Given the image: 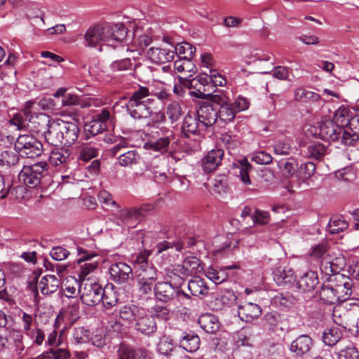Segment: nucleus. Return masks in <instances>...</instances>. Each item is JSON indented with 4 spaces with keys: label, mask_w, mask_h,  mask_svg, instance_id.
I'll return each instance as SVG.
<instances>
[{
    "label": "nucleus",
    "mask_w": 359,
    "mask_h": 359,
    "mask_svg": "<svg viewBox=\"0 0 359 359\" xmlns=\"http://www.w3.org/2000/svg\"><path fill=\"white\" fill-rule=\"evenodd\" d=\"M154 102L153 99L147 98L146 102L126 104V110L135 119H145L153 115V109L151 104Z\"/></svg>",
    "instance_id": "nucleus-12"
},
{
    "label": "nucleus",
    "mask_w": 359,
    "mask_h": 359,
    "mask_svg": "<svg viewBox=\"0 0 359 359\" xmlns=\"http://www.w3.org/2000/svg\"><path fill=\"white\" fill-rule=\"evenodd\" d=\"M109 273L112 280L118 284L125 283L133 278L132 268L124 262L111 264L109 268Z\"/></svg>",
    "instance_id": "nucleus-14"
},
{
    "label": "nucleus",
    "mask_w": 359,
    "mask_h": 359,
    "mask_svg": "<svg viewBox=\"0 0 359 359\" xmlns=\"http://www.w3.org/2000/svg\"><path fill=\"white\" fill-rule=\"evenodd\" d=\"M148 57L154 63L164 64L171 62L175 57V50L167 47H151L147 52Z\"/></svg>",
    "instance_id": "nucleus-16"
},
{
    "label": "nucleus",
    "mask_w": 359,
    "mask_h": 359,
    "mask_svg": "<svg viewBox=\"0 0 359 359\" xmlns=\"http://www.w3.org/2000/svg\"><path fill=\"white\" fill-rule=\"evenodd\" d=\"M151 255V252L149 250H143L140 252L136 257L134 261L135 269L137 271L151 265V263H149L148 258Z\"/></svg>",
    "instance_id": "nucleus-58"
},
{
    "label": "nucleus",
    "mask_w": 359,
    "mask_h": 359,
    "mask_svg": "<svg viewBox=\"0 0 359 359\" xmlns=\"http://www.w3.org/2000/svg\"><path fill=\"white\" fill-rule=\"evenodd\" d=\"M211 104L217 106H222L229 101V97L223 90H215L214 93H207L205 98Z\"/></svg>",
    "instance_id": "nucleus-49"
},
{
    "label": "nucleus",
    "mask_w": 359,
    "mask_h": 359,
    "mask_svg": "<svg viewBox=\"0 0 359 359\" xmlns=\"http://www.w3.org/2000/svg\"><path fill=\"white\" fill-rule=\"evenodd\" d=\"M102 296L101 301L104 307L107 309L116 306L118 302V294L112 285L106 286L104 289L102 288Z\"/></svg>",
    "instance_id": "nucleus-34"
},
{
    "label": "nucleus",
    "mask_w": 359,
    "mask_h": 359,
    "mask_svg": "<svg viewBox=\"0 0 359 359\" xmlns=\"http://www.w3.org/2000/svg\"><path fill=\"white\" fill-rule=\"evenodd\" d=\"M140 158V154L135 149L127 151V152H123L119 154L118 157L119 165L123 167L136 165L138 163Z\"/></svg>",
    "instance_id": "nucleus-37"
},
{
    "label": "nucleus",
    "mask_w": 359,
    "mask_h": 359,
    "mask_svg": "<svg viewBox=\"0 0 359 359\" xmlns=\"http://www.w3.org/2000/svg\"><path fill=\"white\" fill-rule=\"evenodd\" d=\"M165 114L172 123L180 120L183 115L180 102L176 100L171 101L165 107Z\"/></svg>",
    "instance_id": "nucleus-39"
},
{
    "label": "nucleus",
    "mask_w": 359,
    "mask_h": 359,
    "mask_svg": "<svg viewBox=\"0 0 359 359\" xmlns=\"http://www.w3.org/2000/svg\"><path fill=\"white\" fill-rule=\"evenodd\" d=\"M338 260L339 259L336 258V262H334L330 255H325L321 260L320 265L321 272L329 277H333L337 274H340L339 272L341 269V267L339 266L337 263Z\"/></svg>",
    "instance_id": "nucleus-30"
},
{
    "label": "nucleus",
    "mask_w": 359,
    "mask_h": 359,
    "mask_svg": "<svg viewBox=\"0 0 359 359\" xmlns=\"http://www.w3.org/2000/svg\"><path fill=\"white\" fill-rule=\"evenodd\" d=\"M76 250L77 255L79 256V258L77 259V263L79 264L90 261L94 257L98 256L97 253L95 250L88 249L83 246H77Z\"/></svg>",
    "instance_id": "nucleus-55"
},
{
    "label": "nucleus",
    "mask_w": 359,
    "mask_h": 359,
    "mask_svg": "<svg viewBox=\"0 0 359 359\" xmlns=\"http://www.w3.org/2000/svg\"><path fill=\"white\" fill-rule=\"evenodd\" d=\"M205 130L212 126L217 119V107L209 102H203L196 114Z\"/></svg>",
    "instance_id": "nucleus-11"
},
{
    "label": "nucleus",
    "mask_w": 359,
    "mask_h": 359,
    "mask_svg": "<svg viewBox=\"0 0 359 359\" xmlns=\"http://www.w3.org/2000/svg\"><path fill=\"white\" fill-rule=\"evenodd\" d=\"M350 118L348 110L346 108H340L335 111L333 120L332 121L335 122L342 129L348 127Z\"/></svg>",
    "instance_id": "nucleus-47"
},
{
    "label": "nucleus",
    "mask_w": 359,
    "mask_h": 359,
    "mask_svg": "<svg viewBox=\"0 0 359 359\" xmlns=\"http://www.w3.org/2000/svg\"><path fill=\"white\" fill-rule=\"evenodd\" d=\"M106 129L107 125H102L93 118L87 122L84 126L85 133L88 137L95 136L102 133Z\"/></svg>",
    "instance_id": "nucleus-50"
},
{
    "label": "nucleus",
    "mask_w": 359,
    "mask_h": 359,
    "mask_svg": "<svg viewBox=\"0 0 359 359\" xmlns=\"http://www.w3.org/2000/svg\"><path fill=\"white\" fill-rule=\"evenodd\" d=\"M150 95L149 90L147 87L140 86L138 89L135 90L130 97L129 98L127 104H135L140 102H146L144 100Z\"/></svg>",
    "instance_id": "nucleus-48"
},
{
    "label": "nucleus",
    "mask_w": 359,
    "mask_h": 359,
    "mask_svg": "<svg viewBox=\"0 0 359 359\" xmlns=\"http://www.w3.org/2000/svg\"><path fill=\"white\" fill-rule=\"evenodd\" d=\"M133 62L128 57L117 60L110 65V68L114 72H123L132 69Z\"/></svg>",
    "instance_id": "nucleus-54"
},
{
    "label": "nucleus",
    "mask_w": 359,
    "mask_h": 359,
    "mask_svg": "<svg viewBox=\"0 0 359 359\" xmlns=\"http://www.w3.org/2000/svg\"><path fill=\"white\" fill-rule=\"evenodd\" d=\"M224 151L221 149H212L208 152L202 159V168L205 172L214 171L221 164Z\"/></svg>",
    "instance_id": "nucleus-17"
},
{
    "label": "nucleus",
    "mask_w": 359,
    "mask_h": 359,
    "mask_svg": "<svg viewBox=\"0 0 359 359\" xmlns=\"http://www.w3.org/2000/svg\"><path fill=\"white\" fill-rule=\"evenodd\" d=\"M60 285V280L54 275L44 276L38 283V287L44 295H48L56 292Z\"/></svg>",
    "instance_id": "nucleus-25"
},
{
    "label": "nucleus",
    "mask_w": 359,
    "mask_h": 359,
    "mask_svg": "<svg viewBox=\"0 0 359 359\" xmlns=\"http://www.w3.org/2000/svg\"><path fill=\"white\" fill-rule=\"evenodd\" d=\"M342 129L335 122L327 119L319 126V135L325 141H335L339 138Z\"/></svg>",
    "instance_id": "nucleus-15"
},
{
    "label": "nucleus",
    "mask_w": 359,
    "mask_h": 359,
    "mask_svg": "<svg viewBox=\"0 0 359 359\" xmlns=\"http://www.w3.org/2000/svg\"><path fill=\"white\" fill-rule=\"evenodd\" d=\"M161 130L164 136L147 144V148L163 154L168 151L171 142L175 139V135L172 130L166 128H162Z\"/></svg>",
    "instance_id": "nucleus-13"
},
{
    "label": "nucleus",
    "mask_w": 359,
    "mask_h": 359,
    "mask_svg": "<svg viewBox=\"0 0 359 359\" xmlns=\"http://www.w3.org/2000/svg\"><path fill=\"white\" fill-rule=\"evenodd\" d=\"M316 170V165L312 162L303 163L297 171V177L303 182L309 179Z\"/></svg>",
    "instance_id": "nucleus-52"
},
{
    "label": "nucleus",
    "mask_w": 359,
    "mask_h": 359,
    "mask_svg": "<svg viewBox=\"0 0 359 359\" xmlns=\"http://www.w3.org/2000/svg\"><path fill=\"white\" fill-rule=\"evenodd\" d=\"M318 283L317 273L314 271H309L300 278L297 285L304 292H311L316 288Z\"/></svg>",
    "instance_id": "nucleus-28"
},
{
    "label": "nucleus",
    "mask_w": 359,
    "mask_h": 359,
    "mask_svg": "<svg viewBox=\"0 0 359 359\" xmlns=\"http://www.w3.org/2000/svg\"><path fill=\"white\" fill-rule=\"evenodd\" d=\"M72 335L76 344L88 343L90 339V332L84 327H75Z\"/></svg>",
    "instance_id": "nucleus-53"
},
{
    "label": "nucleus",
    "mask_w": 359,
    "mask_h": 359,
    "mask_svg": "<svg viewBox=\"0 0 359 359\" xmlns=\"http://www.w3.org/2000/svg\"><path fill=\"white\" fill-rule=\"evenodd\" d=\"M136 278L156 282L158 278L157 270L153 264L136 271Z\"/></svg>",
    "instance_id": "nucleus-43"
},
{
    "label": "nucleus",
    "mask_w": 359,
    "mask_h": 359,
    "mask_svg": "<svg viewBox=\"0 0 359 359\" xmlns=\"http://www.w3.org/2000/svg\"><path fill=\"white\" fill-rule=\"evenodd\" d=\"M339 359H359V352L353 344L349 343L338 353Z\"/></svg>",
    "instance_id": "nucleus-60"
},
{
    "label": "nucleus",
    "mask_w": 359,
    "mask_h": 359,
    "mask_svg": "<svg viewBox=\"0 0 359 359\" xmlns=\"http://www.w3.org/2000/svg\"><path fill=\"white\" fill-rule=\"evenodd\" d=\"M255 224H267L270 221L269 213L266 211L256 209L251 215Z\"/></svg>",
    "instance_id": "nucleus-62"
},
{
    "label": "nucleus",
    "mask_w": 359,
    "mask_h": 359,
    "mask_svg": "<svg viewBox=\"0 0 359 359\" xmlns=\"http://www.w3.org/2000/svg\"><path fill=\"white\" fill-rule=\"evenodd\" d=\"M15 151L22 157L32 158L39 156L43 151L40 141L31 135H21L14 144Z\"/></svg>",
    "instance_id": "nucleus-5"
},
{
    "label": "nucleus",
    "mask_w": 359,
    "mask_h": 359,
    "mask_svg": "<svg viewBox=\"0 0 359 359\" xmlns=\"http://www.w3.org/2000/svg\"><path fill=\"white\" fill-rule=\"evenodd\" d=\"M70 161V154L67 149H54L49 156L50 163L54 166H60V169H67Z\"/></svg>",
    "instance_id": "nucleus-23"
},
{
    "label": "nucleus",
    "mask_w": 359,
    "mask_h": 359,
    "mask_svg": "<svg viewBox=\"0 0 359 359\" xmlns=\"http://www.w3.org/2000/svg\"><path fill=\"white\" fill-rule=\"evenodd\" d=\"M262 309L259 304L246 302L238 307V315L241 320L251 322L262 314Z\"/></svg>",
    "instance_id": "nucleus-20"
},
{
    "label": "nucleus",
    "mask_w": 359,
    "mask_h": 359,
    "mask_svg": "<svg viewBox=\"0 0 359 359\" xmlns=\"http://www.w3.org/2000/svg\"><path fill=\"white\" fill-rule=\"evenodd\" d=\"M343 130L341 143L346 146H353L359 140V135L355 130H351L348 128Z\"/></svg>",
    "instance_id": "nucleus-57"
},
{
    "label": "nucleus",
    "mask_w": 359,
    "mask_h": 359,
    "mask_svg": "<svg viewBox=\"0 0 359 359\" xmlns=\"http://www.w3.org/2000/svg\"><path fill=\"white\" fill-rule=\"evenodd\" d=\"M264 319L269 327V330H275L282 322L281 315L276 311L267 312L264 315Z\"/></svg>",
    "instance_id": "nucleus-59"
},
{
    "label": "nucleus",
    "mask_w": 359,
    "mask_h": 359,
    "mask_svg": "<svg viewBox=\"0 0 359 359\" xmlns=\"http://www.w3.org/2000/svg\"><path fill=\"white\" fill-rule=\"evenodd\" d=\"M333 284L330 281V277L327 281L325 282L319 291V296L322 301L328 304H332L339 302V297L337 296Z\"/></svg>",
    "instance_id": "nucleus-31"
},
{
    "label": "nucleus",
    "mask_w": 359,
    "mask_h": 359,
    "mask_svg": "<svg viewBox=\"0 0 359 359\" xmlns=\"http://www.w3.org/2000/svg\"><path fill=\"white\" fill-rule=\"evenodd\" d=\"M19 161V156L16 152L6 150L0 154V165L11 167L17 165Z\"/></svg>",
    "instance_id": "nucleus-45"
},
{
    "label": "nucleus",
    "mask_w": 359,
    "mask_h": 359,
    "mask_svg": "<svg viewBox=\"0 0 359 359\" xmlns=\"http://www.w3.org/2000/svg\"><path fill=\"white\" fill-rule=\"evenodd\" d=\"M127 33L128 29L122 23L97 24L89 27L84 33L83 44L90 48L102 44L115 46L114 43L123 41L126 38Z\"/></svg>",
    "instance_id": "nucleus-1"
},
{
    "label": "nucleus",
    "mask_w": 359,
    "mask_h": 359,
    "mask_svg": "<svg viewBox=\"0 0 359 359\" xmlns=\"http://www.w3.org/2000/svg\"><path fill=\"white\" fill-rule=\"evenodd\" d=\"M147 351L144 348H136L132 345L121 343L117 350L118 359H141L147 356Z\"/></svg>",
    "instance_id": "nucleus-19"
},
{
    "label": "nucleus",
    "mask_w": 359,
    "mask_h": 359,
    "mask_svg": "<svg viewBox=\"0 0 359 359\" xmlns=\"http://www.w3.org/2000/svg\"><path fill=\"white\" fill-rule=\"evenodd\" d=\"M44 125L48 126L45 132L46 140L54 146L69 147L73 144L78 139L80 129L76 122L55 120L46 122Z\"/></svg>",
    "instance_id": "nucleus-2"
},
{
    "label": "nucleus",
    "mask_w": 359,
    "mask_h": 359,
    "mask_svg": "<svg viewBox=\"0 0 359 359\" xmlns=\"http://www.w3.org/2000/svg\"><path fill=\"white\" fill-rule=\"evenodd\" d=\"M192 298L180 290H177L176 297H174L171 304L180 311L187 310L192 306Z\"/></svg>",
    "instance_id": "nucleus-36"
},
{
    "label": "nucleus",
    "mask_w": 359,
    "mask_h": 359,
    "mask_svg": "<svg viewBox=\"0 0 359 359\" xmlns=\"http://www.w3.org/2000/svg\"><path fill=\"white\" fill-rule=\"evenodd\" d=\"M295 274L292 269L279 266L273 271V279L279 285L291 284L295 281Z\"/></svg>",
    "instance_id": "nucleus-24"
},
{
    "label": "nucleus",
    "mask_w": 359,
    "mask_h": 359,
    "mask_svg": "<svg viewBox=\"0 0 359 359\" xmlns=\"http://www.w3.org/2000/svg\"><path fill=\"white\" fill-rule=\"evenodd\" d=\"M142 309L143 308L134 304L123 306L119 310L120 318L124 323L133 326Z\"/></svg>",
    "instance_id": "nucleus-27"
},
{
    "label": "nucleus",
    "mask_w": 359,
    "mask_h": 359,
    "mask_svg": "<svg viewBox=\"0 0 359 359\" xmlns=\"http://www.w3.org/2000/svg\"><path fill=\"white\" fill-rule=\"evenodd\" d=\"M236 111L229 101L217 109V117L223 122H231L234 119Z\"/></svg>",
    "instance_id": "nucleus-44"
},
{
    "label": "nucleus",
    "mask_w": 359,
    "mask_h": 359,
    "mask_svg": "<svg viewBox=\"0 0 359 359\" xmlns=\"http://www.w3.org/2000/svg\"><path fill=\"white\" fill-rule=\"evenodd\" d=\"M79 292L82 303L88 306H94L98 304L102 298V286L89 279H87L86 281H81Z\"/></svg>",
    "instance_id": "nucleus-6"
},
{
    "label": "nucleus",
    "mask_w": 359,
    "mask_h": 359,
    "mask_svg": "<svg viewBox=\"0 0 359 359\" xmlns=\"http://www.w3.org/2000/svg\"><path fill=\"white\" fill-rule=\"evenodd\" d=\"M198 324L205 332L210 334L215 333L219 327L216 316L208 313L203 314L199 317Z\"/></svg>",
    "instance_id": "nucleus-32"
},
{
    "label": "nucleus",
    "mask_w": 359,
    "mask_h": 359,
    "mask_svg": "<svg viewBox=\"0 0 359 359\" xmlns=\"http://www.w3.org/2000/svg\"><path fill=\"white\" fill-rule=\"evenodd\" d=\"M175 69L178 72L195 73L196 68L191 58L181 57L174 64Z\"/></svg>",
    "instance_id": "nucleus-42"
},
{
    "label": "nucleus",
    "mask_w": 359,
    "mask_h": 359,
    "mask_svg": "<svg viewBox=\"0 0 359 359\" xmlns=\"http://www.w3.org/2000/svg\"><path fill=\"white\" fill-rule=\"evenodd\" d=\"M48 176V165L46 161L24 165L18 175L19 180L30 188L36 187Z\"/></svg>",
    "instance_id": "nucleus-3"
},
{
    "label": "nucleus",
    "mask_w": 359,
    "mask_h": 359,
    "mask_svg": "<svg viewBox=\"0 0 359 359\" xmlns=\"http://www.w3.org/2000/svg\"><path fill=\"white\" fill-rule=\"evenodd\" d=\"M117 216L122 222H142L149 212L154 210L153 204H143L140 208H130L125 209H116Z\"/></svg>",
    "instance_id": "nucleus-7"
},
{
    "label": "nucleus",
    "mask_w": 359,
    "mask_h": 359,
    "mask_svg": "<svg viewBox=\"0 0 359 359\" xmlns=\"http://www.w3.org/2000/svg\"><path fill=\"white\" fill-rule=\"evenodd\" d=\"M133 327L137 333L147 337L154 336L158 329L156 318L144 309L139 314Z\"/></svg>",
    "instance_id": "nucleus-8"
},
{
    "label": "nucleus",
    "mask_w": 359,
    "mask_h": 359,
    "mask_svg": "<svg viewBox=\"0 0 359 359\" xmlns=\"http://www.w3.org/2000/svg\"><path fill=\"white\" fill-rule=\"evenodd\" d=\"M172 339L166 335L163 336L157 345L158 351L165 355H168L174 349Z\"/></svg>",
    "instance_id": "nucleus-51"
},
{
    "label": "nucleus",
    "mask_w": 359,
    "mask_h": 359,
    "mask_svg": "<svg viewBox=\"0 0 359 359\" xmlns=\"http://www.w3.org/2000/svg\"><path fill=\"white\" fill-rule=\"evenodd\" d=\"M201 121L195 113H187L184 118L182 126V130L185 136L189 137V134H196L201 130H205L201 126Z\"/></svg>",
    "instance_id": "nucleus-22"
},
{
    "label": "nucleus",
    "mask_w": 359,
    "mask_h": 359,
    "mask_svg": "<svg viewBox=\"0 0 359 359\" xmlns=\"http://www.w3.org/2000/svg\"><path fill=\"white\" fill-rule=\"evenodd\" d=\"M313 346V339L307 334H302L292 342L290 351L302 356L309 353Z\"/></svg>",
    "instance_id": "nucleus-21"
},
{
    "label": "nucleus",
    "mask_w": 359,
    "mask_h": 359,
    "mask_svg": "<svg viewBox=\"0 0 359 359\" xmlns=\"http://www.w3.org/2000/svg\"><path fill=\"white\" fill-rule=\"evenodd\" d=\"M98 200L102 204H104L107 208H119L118 205L116 203L115 201L113 200L111 194L107 191L106 190H102L99 192Z\"/></svg>",
    "instance_id": "nucleus-64"
},
{
    "label": "nucleus",
    "mask_w": 359,
    "mask_h": 359,
    "mask_svg": "<svg viewBox=\"0 0 359 359\" xmlns=\"http://www.w3.org/2000/svg\"><path fill=\"white\" fill-rule=\"evenodd\" d=\"M278 167L285 177H292L297 168V163L294 158H287L278 162Z\"/></svg>",
    "instance_id": "nucleus-40"
},
{
    "label": "nucleus",
    "mask_w": 359,
    "mask_h": 359,
    "mask_svg": "<svg viewBox=\"0 0 359 359\" xmlns=\"http://www.w3.org/2000/svg\"><path fill=\"white\" fill-rule=\"evenodd\" d=\"M180 346L189 352H194L199 348L200 339L193 332H184L180 340Z\"/></svg>",
    "instance_id": "nucleus-29"
},
{
    "label": "nucleus",
    "mask_w": 359,
    "mask_h": 359,
    "mask_svg": "<svg viewBox=\"0 0 359 359\" xmlns=\"http://www.w3.org/2000/svg\"><path fill=\"white\" fill-rule=\"evenodd\" d=\"M27 105H28V103H27ZM10 122L12 125L17 126L19 130L28 129L40 130V128L34 125L38 124L40 126L41 123L45 124L46 122H49V116L44 114L35 116L31 115L29 107L26 106L25 110L16 114L11 118Z\"/></svg>",
    "instance_id": "nucleus-4"
},
{
    "label": "nucleus",
    "mask_w": 359,
    "mask_h": 359,
    "mask_svg": "<svg viewBox=\"0 0 359 359\" xmlns=\"http://www.w3.org/2000/svg\"><path fill=\"white\" fill-rule=\"evenodd\" d=\"M209 72L208 83H212L213 86H224L226 84V79L217 70L210 69Z\"/></svg>",
    "instance_id": "nucleus-63"
},
{
    "label": "nucleus",
    "mask_w": 359,
    "mask_h": 359,
    "mask_svg": "<svg viewBox=\"0 0 359 359\" xmlns=\"http://www.w3.org/2000/svg\"><path fill=\"white\" fill-rule=\"evenodd\" d=\"M305 156L309 158L315 160H322L327 153L326 147L318 141L309 142L304 146Z\"/></svg>",
    "instance_id": "nucleus-26"
},
{
    "label": "nucleus",
    "mask_w": 359,
    "mask_h": 359,
    "mask_svg": "<svg viewBox=\"0 0 359 359\" xmlns=\"http://www.w3.org/2000/svg\"><path fill=\"white\" fill-rule=\"evenodd\" d=\"M330 281L333 284L334 291L339 297V302H344L350 298L353 283L349 277L343 274H337L333 277H330Z\"/></svg>",
    "instance_id": "nucleus-10"
},
{
    "label": "nucleus",
    "mask_w": 359,
    "mask_h": 359,
    "mask_svg": "<svg viewBox=\"0 0 359 359\" xmlns=\"http://www.w3.org/2000/svg\"><path fill=\"white\" fill-rule=\"evenodd\" d=\"M341 332L338 327H334L325 330L323 339L327 346H333L338 342L341 337Z\"/></svg>",
    "instance_id": "nucleus-41"
},
{
    "label": "nucleus",
    "mask_w": 359,
    "mask_h": 359,
    "mask_svg": "<svg viewBox=\"0 0 359 359\" xmlns=\"http://www.w3.org/2000/svg\"><path fill=\"white\" fill-rule=\"evenodd\" d=\"M97 155L98 148L90 144H83L79 148V160L86 162L89 161Z\"/></svg>",
    "instance_id": "nucleus-38"
},
{
    "label": "nucleus",
    "mask_w": 359,
    "mask_h": 359,
    "mask_svg": "<svg viewBox=\"0 0 359 359\" xmlns=\"http://www.w3.org/2000/svg\"><path fill=\"white\" fill-rule=\"evenodd\" d=\"M183 85L189 89H194L189 93L191 97L205 99L206 92L209 90L208 74H201L192 79L184 80Z\"/></svg>",
    "instance_id": "nucleus-9"
},
{
    "label": "nucleus",
    "mask_w": 359,
    "mask_h": 359,
    "mask_svg": "<svg viewBox=\"0 0 359 359\" xmlns=\"http://www.w3.org/2000/svg\"><path fill=\"white\" fill-rule=\"evenodd\" d=\"M188 289L194 296L205 295L208 293L209 287L203 279L195 278L189 281Z\"/></svg>",
    "instance_id": "nucleus-35"
},
{
    "label": "nucleus",
    "mask_w": 359,
    "mask_h": 359,
    "mask_svg": "<svg viewBox=\"0 0 359 359\" xmlns=\"http://www.w3.org/2000/svg\"><path fill=\"white\" fill-rule=\"evenodd\" d=\"M294 98L296 101L300 102L313 104L319 101L320 96L315 92L299 87L294 90Z\"/></svg>",
    "instance_id": "nucleus-33"
},
{
    "label": "nucleus",
    "mask_w": 359,
    "mask_h": 359,
    "mask_svg": "<svg viewBox=\"0 0 359 359\" xmlns=\"http://www.w3.org/2000/svg\"><path fill=\"white\" fill-rule=\"evenodd\" d=\"M172 49L175 50V55H179L180 58L181 57L191 58L196 53V48L187 42L179 43L175 47L172 46Z\"/></svg>",
    "instance_id": "nucleus-46"
},
{
    "label": "nucleus",
    "mask_w": 359,
    "mask_h": 359,
    "mask_svg": "<svg viewBox=\"0 0 359 359\" xmlns=\"http://www.w3.org/2000/svg\"><path fill=\"white\" fill-rule=\"evenodd\" d=\"M177 290V287H174L168 282H158L154 286L156 298L164 303H172L176 297Z\"/></svg>",
    "instance_id": "nucleus-18"
},
{
    "label": "nucleus",
    "mask_w": 359,
    "mask_h": 359,
    "mask_svg": "<svg viewBox=\"0 0 359 359\" xmlns=\"http://www.w3.org/2000/svg\"><path fill=\"white\" fill-rule=\"evenodd\" d=\"M220 140L222 143L229 150L236 148L240 142L236 135L229 133H224L221 135Z\"/></svg>",
    "instance_id": "nucleus-61"
},
{
    "label": "nucleus",
    "mask_w": 359,
    "mask_h": 359,
    "mask_svg": "<svg viewBox=\"0 0 359 359\" xmlns=\"http://www.w3.org/2000/svg\"><path fill=\"white\" fill-rule=\"evenodd\" d=\"M241 165L239 177L245 185L251 184L250 178V172L252 170V167L249 163L247 159H243L239 161Z\"/></svg>",
    "instance_id": "nucleus-56"
}]
</instances>
